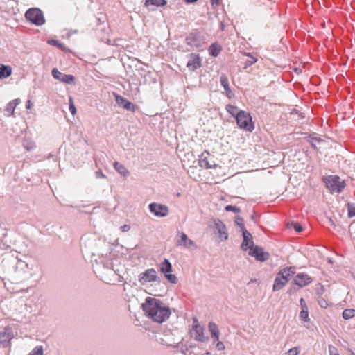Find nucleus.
<instances>
[{
  "label": "nucleus",
  "instance_id": "40",
  "mask_svg": "<svg viewBox=\"0 0 355 355\" xmlns=\"http://www.w3.org/2000/svg\"><path fill=\"white\" fill-rule=\"evenodd\" d=\"M217 342L216 343V349L219 351H223L225 349V345L223 342L218 340H216Z\"/></svg>",
  "mask_w": 355,
  "mask_h": 355
},
{
  "label": "nucleus",
  "instance_id": "25",
  "mask_svg": "<svg viewBox=\"0 0 355 355\" xmlns=\"http://www.w3.org/2000/svg\"><path fill=\"white\" fill-rule=\"evenodd\" d=\"M209 330L211 336L214 337L216 340H218L220 331L217 324L213 322H210L209 323Z\"/></svg>",
  "mask_w": 355,
  "mask_h": 355
},
{
  "label": "nucleus",
  "instance_id": "4",
  "mask_svg": "<svg viewBox=\"0 0 355 355\" xmlns=\"http://www.w3.org/2000/svg\"><path fill=\"white\" fill-rule=\"evenodd\" d=\"M26 18L37 26H41L45 22L42 12L35 8L28 9L26 14Z\"/></svg>",
  "mask_w": 355,
  "mask_h": 355
},
{
  "label": "nucleus",
  "instance_id": "44",
  "mask_svg": "<svg viewBox=\"0 0 355 355\" xmlns=\"http://www.w3.org/2000/svg\"><path fill=\"white\" fill-rule=\"evenodd\" d=\"M293 227H294V230L297 232H300L302 230V227L300 224H297V223H295L293 225Z\"/></svg>",
  "mask_w": 355,
  "mask_h": 355
},
{
  "label": "nucleus",
  "instance_id": "33",
  "mask_svg": "<svg viewBox=\"0 0 355 355\" xmlns=\"http://www.w3.org/2000/svg\"><path fill=\"white\" fill-rule=\"evenodd\" d=\"M28 355H43V348L42 346L35 347Z\"/></svg>",
  "mask_w": 355,
  "mask_h": 355
},
{
  "label": "nucleus",
  "instance_id": "13",
  "mask_svg": "<svg viewBox=\"0 0 355 355\" xmlns=\"http://www.w3.org/2000/svg\"><path fill=\"white\" fill-rule=\"evenodd\" d=\"M201 59L198 54L191 53L189 55V60L187 64V68L190 71H195L201 67Z\"/></svg>",
  "mask_w": 355,
  "mask_h": 355
},
{
  "label": "nucleus",
  "instance_id": "34",
  "mask_svg": "<svg viewBox=\"0 0 355 355\" xmlns=\"http://www.w3.org/2000/svg\"><path fill=\"white\" fill-rule=\"evenodd\" d=\"M69 111L72 115H75L76 114V108L74 105L73 99L72 97H69Z\"/></svg>",
  "mask_w": 355,
  "mask_h": 355
},
{
  "label": "nucleus",
  "instance_id": "2",
  "mask_svg": "<svg viewBox=\"0 0 355 355\" xmlns=\"http://www.w3.org/2000/svg\"><path fill=\"white\" fill-rule=\"evenodd\" d=\"M236 124L239 128L249 132L254 130V124L250 114L246 111L241 110L236 114Z\"/></svg>",
  "mask_w": 355,
  "mask_h": 355
},
{
  "label": "nucleus",
  "instance_id": "3",
  "mask_svg": "<svg viewBox=\"0 0 355 355\" xmlns=\"http://www.w3.org/2000/svg\"><path fill=\"white\" fill-rule=\"evenodd\" d=\"M323 181L331 192L340 193L345 187L343 180L337 175H329L324 178Z\"/></svg>",
  "mask_w": 355,
  "mask_h": 355
},
{
  "label": "nucleus",
  "instance_id": "50",
  "mask_svg": "<svg viewBox=\"0 0 355 355\" xmlns=\"http://www.w3.org/2000/svg\"><path fill=\"white\" fill-rule=\"evenodd\" d=\"M239 226H241V228L243 230V231L245 230V228H244V225H243V224L239 223Z\"/></svg>",
  "mask_w": 355,
  "mask_h": 355
},
{
  "label": "nucleus",
  "instance_id": "48",
  "mask_svg": "<svg viewBox=\"0 0 355 355\" xmlns=\"http://www.w3.org/2000/svg\"><path fill=\"white\" fill-rule=\"evenodd\" d=\"M198 1V0H185V1H186L187 3H193V2H196V1Z\"/></svg>",
  "mask_w": 355,
  "mask_h": 355
},
{
  "label": "nucleus",
  "instance_id": "29",
  "mask_svg": "<svg viewBox=\"0 0 355 355\" xmlns=\"http://www.w3.org/2000/svg\"><path fill=\"white\" fill-rule=\"evenodd\" d=\"M354 315H355V309H346L343 311V318L345 320L351 319Z\"/></svg>",
  "mask_w": 355,
  "mask_h": 355
},
{
  "label": "nucleus",
  "instance_id": "35",
  "mask_svg": "<svg viewBox=\"0 0 355 355\" xmlns=\"http://www.w3.org/2000/svg\"><path fill=\"white\" fill-rule=\"evenodd\" d=\"M300 352L299 347H295L290 349L285 355H298Z\"/></svg>",
  "mask_w": 355,
  "mask_h": 355
},
{
  "label": "nucleus",
  "instance_id": "21",
  "mask_svg": "<svg viewBox=\"0 0 355 355\" xmlns=\"http://www.w3.org/2000/svg\"><path fill=\"white\" fill-rule=\"evenodd\" d=\"M21 103V100L19 98L15 99L10 101L6 106L5 109V112H6V115L10 116L14 115L15 107Z\"/></svg>",
  "mask_w": 355,
  "mask_h": 355
},
{
  "label": "nucleus",
  "instance_id": "20",
  "mask_svg": "<svg viewBox=\"0 0 355 355\" xmlns=\"http://www.w3.org/2000/svg\"><path fill=\"white\" fill-rule=\"evenodd\" d=\"M288 282V281H287L286 279L282 277L280 275L277 274L274 282L272 288L273 291H277L281 290L284 286L286 285Z\"/></svg>",
  "mask_w": 355,
  "mask_h": 355
},
{
  "label": "nucleus",
  "instance_id": "14",
  "mask_svg": "<svg viewBox=\"0 0 355 355\" xmlns=\"http://www.w3.org/2000/svg\"><path fill=\"white\" fill-rule=\"evenodd\" d=\"M12 332L11 329L6 327L0 333V347H6L9 345L12 338Z\"/></svg>",
  "mask_w": 355,
  "mask_h": 355
},
{
  "label": "nucleus",
  "instance_id": "46",
  "mask_svg": "<svg viewBox=\"0 0 355 355\" xmlns=\"http://www.w3.org/2000/svg\"><path fill=\"white\" fill-rule=\"evenodd\" d=\"M300 305H301L302 309H306V308H308L306 304L305 300L303 298L300 299Z\"/></svg>",
  "mask_w": 355,
  "mask_h": 355
},
{
  "label": "nucleus",
  "instance_id": "6",
  "mask_svg": "<svg viewBox=\"0 0 355 355\" xmlns=\"http://www.w3.org/2000/svg\"><path fill=\"white\" fill-rule=\"evenodd\" d=\"M210 175H211V180L215 184L220 183L222 180H224L227 175V169L218 164L210 171Z\"/></svg>",
  "mask_w": 355,
  "mask_h": 355
},
{
  "label": "nucleus",
  "instance_id": "28",
  "mask_svg": "<svg viewBox=\"0 0 355 355\" xmlns=\"http://www.w3.org/2000/svg\"><path fill=\"white\" fill-rule=\"evenodd\" d=\"M166 0H146L145 6L147 7L150 4L154 5L156 6H164L166 4Z\"/></svg>",
  "mask_w": 355,
  "mask_h": 355
},
{
  "label": "nucleus",
  "instance_id": "41",
  "mask_svg": "<svg viewBox=\"0 0 355 355\" xmlns=\"http://www.w3.org/2000/svg\"><path fill=\"white\" fill-rule=\"evenodd\" d=\"M226 92V95L228 98H232L233 96V93L230 87V86L227 87V89H224Z\"/></svg>",
  "mask_w": 355,
  "mask_h": 355
},
{
  "label": "nucleus",
  "instance_id": "32",
  "mask_svg": "<svg viewBox=\"0 0 355 355\" xmlns=\"http://www.w3.org/2000/svg\"><path fill=\"white\" fill-rule=\"evenodd\" d=\"M220 84L224 89H227L229 87V81L226 75L222 74L220 78Z\"/></svg>",
  "mask_w": 355,
  "mask_h": 355
},
{
  "label": "nucleus",
  "instance_id": "11",
  "mask_svg": "<svg viewBox=\"0 0 355 355\" xmlns=\"http://www.w3.org/2000/svg\"><path fill=\"white\" fill-rule=\"evenodd\" d=\"M52 76L55 79L60 80V82L71 84L75 80V77L73 75H67L61 73L58 69L53 68L52 70Z\"/></svg>",
  "mask_w": 355,
  "mask_h": 355
},
{
  "label": "nucleus",
  "instance_id": "51",
  "mask_svg": "<svg viewBox=\"0 0 355 355\" xmlns=\"http://www.w3.org/2000/svg\"><path fill=\"white\" fill-rule=\"evenodd\" d=\"M202 355H211V354H210V353H209V352H206V353H205V354H202Z\"/></svg>",
  "mask_w": 355,
  "mask_h": 355
},
{
  "label": "nucleus",
  "instance_id": "5",
  "mask_svg": "<svg viewBox=\"0 0 355 355\" xmlns=\"http://www.w3.org/2000/svg\"><path fill=\"white\" fill-rule=\"evenodd\" d=\"M217 164L215 163L214 157L208 151L205 150L199 159V166L207 169L212 170Z\"/></svg>",
  "mask_w": 355,
  "mask_h": 355
},
{
  "label": "nucleus",
  "instance_id": "24",
  "mask_svg": "<svg viewBox=\"0 0 355 355\" xmlns=\"http://www.w3.org/2000/svg\"><path fill=\"white\" fill-rule=\"evenodd\" d=\"M277 274L282 277L286 279L287 281H289L292 275L294 274V268L293 267H286L282 269Z\"/></svg>",
  "mask_w": 355,
  "mask_h": 355
},
{
  "label": "nucleus",
  "instance_id": "19",
  "mask_svg": "<svg viewBox=\"0 0 355 355\" xmlns=\"http://www.w3.org/2000/svg\"><path fill=\"white\" fill-rule=\"evenodd\" d=\"M243 241L242 243L241 247L244 250H247V249H250V248L253 247V241L252 240V235L245 230L243 231Z\"/></svg>",
  "mask_w": 355,
  "mask_h": 355
},
{
  "label": "nucleus",
  "instance_id": "39",
  "mask_svg": "<svg viewBox=\"0 0 355 355\" xmlns=\"http://www.w3.org/2000/svg\"><path fill=\"white\" fill-rule=\"evenodd\" d=\"M348 216L349 218L355 216V207L352 205L348 206Z\"/></svg>",
  "mask_w": 355,
  "mask_h": 355
},
{
  "label": "nucleus",
  "instance_id": "37",
  "mask_svg": "<svg viewBox=\"0 0 355 355\" xmlns=\"http://www.w3.org/2000/svg\"><path fill=\"white\" fill-rule=\"evenodd\" d=\"M227 211H232L234 213L240 212V209L236 206L227 205L225 208Z\"/></svg>",
  "mask_w": 355,
  "mask_h": 355
},
{
  "label": "nucleus",
  "instance_id": "22",
  "mask_svg": "<svg viewBox=\"0 0 355 355\" xmlns=\"http://www.w3.org/2000/svg\"><path fill=\"white\" fill-rule=\"evenodd\" d=\"M215 225L218 231L220 237L223 240H226L228 237V235L225 225L220 220H218Z\"/></svg>",
  "mask_w": 355,
  "mask_h": 355
},
{
  "label": "nucleus",
  "instance_id": "45",
  "mask_svg": "<svg viewBox=\"0 0 355 355\" xmlns=\"http://www.w3.org/2000/svg\"><path fill=\"white\" fill-rule=\"evenodd\" d=\"M212 6H218L220 4V0H210Z\"/></svg>",
  "mask_w": 355,
  "mask_h": 355
},
{
  "label": "nucleus",
  "instance_id": "9",
  "mask_svg": "<svg viewBox=\"0 0 355 355\" xmlns=\"http://www.w3.org/2000/svg\"><path fill=\"white\" fill-rule=\"evenodd\" d=\"M160 270L165 274L166 278L171 283H175L177 278L174 275L169 274L172 271V266L166 259L160 264Z\"/></svg>",
  "mask_w": 355,
  "mask_h": 355
},
{
  "label": "nucleus",
  "instance_id": "12",
  "mask_svg": "<svg viewBox=\"0 0 355 355\" xmlns=\"http://www.w3.org/2000/svg\"><path fill=\"white\" fill-rule=\"evenodd\" d=\"M149 209L155 216L164 217L166 216L168 213V209L166 205L151 203L149 205Z\"/></svg>",
  "mask_w": 355,
  "mask_h": 355
},
{
  "label": "nucleus",
  "instance_id": "47",
  "mask_svg": "<svg viewBox=\"0 0 355 355\" xmlns=\"http://www.w3.org/2000/svg\"><path fill=\"white\" fill-rule=\"evenodd\" d=\"M31 100H28V101H27L26 108H27V109H30V108H31Z\"/></svg>",
  "mask_w": 355,
  "mask_h": 355
},
{
  "label": "nucleus",
  "instance_id": "23",
  "mask_svg": "<svg viewBox=\"0 0 355 355\" xmlns=\"http://www.w3.org/2000/svg\"><path fill=\"white\" fill-rule=\"evenodd\" d=\"M12 74V67L8 65L0 64V78L3 79L9 77Z\"/></svg>",
  "mask_w": 355,
  "mask_h": 355
},
{
  "label": "nucleus",
  "instance_id": "26",
  "mask_svg": "<svg viewBox=\"0 0 355 355\" xmlns=\"http://www.w3.org/2000/svg\"><path fill=\"white\" fill-rule=\"evenodd\" d=\"M222 50V47L217 43H214L209 47V53L214 57H217Z\"/></svg>",
  "mask_w": 355,
  "mask_h": 355
},
{
  "label": "nucleus",
  "instance_id": "52",
  "mask_svg": "<svg viewBox=\"0 0 355 355\" xmlns=\"http://www.w3.org/2000/svg\"><path fill=\"white\" fill-rule=\"evenodd\" d=\"M330 355H339L338 354L336 353L334 354H332L331 353H330Z\"/></svg>",
  "mask_w": 355,
  "mask_h": 355
},
{
  "label": "nucleus",
  "instance_id": "17",
  "mask_svg": "<svg viewBox=\"0 0 355 355\" xmlns=\"http://www.w3.org/2000/svg\"><path fill=\"white\" fill-rule=\"evenodd\" d=\"M293 282L295 284L303 287L311 282V278L307 274L299 273L295 277Z\"/></svg>",
  "mask_w": 355,
  "mask_h": 355
},
{
  "label": "nucleus",
  "instance_id": "42",
  "mask_svg": "<svg viewBox=\"0 0 355 355\" xmlns=\"http://www.w3.org/2000/svg\"><path fill=\"white\" fill-rule=\"evenodd\" d=\"M226 92V95L228 98H232L233 96V93L230 87V86L227 87V89H224Z\"/></svg>",
  "mask_w": 355,
  "mask_h": 355
},
{
  "label": "nucleus",
  "instance_id": "10",
  "mask_svg": "<svg viewBox=\"0 0 355 355\" xmlns=\"http://www.w3.org/2000/svg\"><path fill=\"white\" fill-rule=\"evenodd\" d=\"M249 254L254 257L257 261H264L269 258V253L265 252L263 249L258 246L250 248Z\"/></svg>",
  "mask_w": 355,
  "mask_h": 355
},
{
  "label": "nucleus",
  "instance_id": "8",
  "mask_svg": "<svg viewBox=\"0 0 355 355\" xmlns=\"http://www.w3.org/2000/svg\"><path fill=\"white\" fill-rule=\"evenodd\" d=\"M157 279V272L153 268L146 270L139 276V281L142 285L155 282Z\"/></svg>",
  "mask_w": 355,
  "mask_h": 355
},
{
  "label": "nucleus",
  "instance_id": "18",
  "mask_svg": "<svg viewBox=\"0 0 355 355\" xmlns=\"http://www.w3.org/2000/svg\"><path fill=\"white\" fill-rule=\"evenodd\" d=\"M177 244L178 245L184 246L187 248H191L192 247H196L194 242L189 239L186 234L184 232H181L180 234V239L177 241Z\"/></svg>",
  "mask_w": 355,
  "mask_h": 355
},
{
  "label": "nucleus",
  "instance_id": "27",
  "mask_svg": "<svg viewBox=\"0 0 355 355\" xmlns=\"http://www.w3.org/2000/svg\"><path fill=\"white\" fill-rule=\"evenodd\" d=\"M114 167L117 171L118 173H119L123 176H127L129 175V171L125 168V166L117 162H115L114 163Z\"/></svg>",
  "mask_w": 355,
  "mask_h": 355
},
{
  "label": "nucleus",
  "instance_id": "15",
  "mask_svg": "<svg viewBox=\"0 0 355 355\" xmlns=\"http://www.w3.org/2000/svg\"><path fill=\"white\" fill-rule=\"evenodd\" d=\"M117 104L127 110L135 111V105L124 97L117 94H114Z\"/></svg>",
  "mask_w": 355,
  "mask_h": 355
},
{
  "label": "nucleus",
  "instance_id": "43",
  "mask_svg": "<svg viewBox=\"0 0 355 355\" xmlns=\"http://www.w3.org/2000/svg\"><path fill=\"white\" fill-rule=\"evenodd\" d=\"M120 229L122 232H128L130 230V226L129 225H124Z\"/></svg>",
  "mask_w": 355,
  "mask_h": 355
},
{
  "label": "nucleus",
  "instance_id": "49",
  "mask_svg": "<svg viewBox=\"0 0 355 355\" xmlns=\"http://www.w3.org/2000/svg\"><path fill=\"white\" fill-rule=\"evenodd\" d=\"M239 226H241V228L243 230V231L245 230V228H244V225H243V224L239 223Z\"/></svg>",
  "mask_w": 355,
  "mask_h": 355
},
{
  "label": "nucleus",
  "instance_id": "36",
  "mask_svg": "<svg viewBox=\"0 0 355 355\" xmlns=\"http://www.w3.org/2000/svg\"><path fill=\"white\" fill-rule=\"evenodd\" d=\"M245 55L250 58V59H248L245 62L246 67L251 66L257 61V59L251 55L250 53H246Z\"/></svg>",
  "mask_w": 355,
  "mask_h": 355
},
{
  "label": "nucleus",
  "instance_id": "16",
  "mask_svg": "<svg viewBox=\"0 0 355 355\" xmlns=\"http://www.w3.org/2000/svg\"><path fill=\"white\" fill-rule=\"evenodd\" d=\"M186 41L188 45L194 47L201 46L202 41L199 33H191L186 38Z\"/></svg>",
  "mask_w": 355,
  "mask_h": 355
},
{
  "label": "nucleus",
  "instance_id": "31",
  "mask_svg": "<svg viewBox=\"0 0 355 355\" xmlns=\"http://www.w3.org/2000/svg\"><path fill=\"white\" fill-rule=\"evenodd\" d=\"M300 318L303 321L307 322L309 320L308 308L302 309L300 313Z\"/></svg>",
  "mask_w": 355,
  "mask_h": 355
},
{
  "label": "nucleus",
  "instance_id": "38",
  "mask_svg": "<svg viewBox=\"0 0 355 355\" xmlns=\"http://www.w3.org/2000/svg\"><path fill=\"white\" fill-rule=\"evenodd\" d=\"M349 233L352 239L355 241V223L349 226Z\"/></svg>",
  "mask_w": 355,
  "mask_h": 355
},
{
  "label": "nucleus",
  "instance_id": "1",
  "mask_svg": "<svg viewBox=\"0 0 355 355\" xmlns=\"http://www.w3.org/2000/svg\"><path fill=\"white\" fill-rule=\"evenodd\" d=\"M142 309L149 319L157 323H162L171 315L170 309L159 299L147 297L141 304Z\"/></svg>",
  "mask_w": 355,
  "mask_h": 355
},
{
  "label": "nucleus",
  "instance_id": "7",
  "mask_svg": "<svg viewBox=\"0 0 355 355\" xmlns=\"http://www.w3.org/2000/svg\"><path fill=\"white\" fill-rule=\"evenodd\" d=\"M205 329L201 327L197 319H194L193 322V327L191 331V336L198 341L205 342L207 340L204 334Z\"/></svg>",
  "mask_w": 355,
  "mask_h": 355
},
{
  "label": "nucleus",
  "instance_id": "30",
  "mask_svg": "<svg viewBox=\"0 0 355 355\" xmlns=\"http://www.w3.org/2000/svg\"><path fill=\"white\" fill-rule=\"evenodd\" d=\"M226 110L235 118H236V114H238V112H239V111H238V107L232 105H227L226 106Z\"/></svg>",
  "mask_w": 355,
  "mask_h": 355
}]
</instances>
